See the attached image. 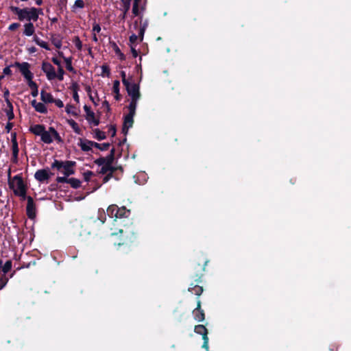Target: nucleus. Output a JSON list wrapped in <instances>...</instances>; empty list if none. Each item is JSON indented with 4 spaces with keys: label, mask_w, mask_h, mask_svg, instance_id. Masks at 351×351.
<instances>
[{
    "label": "nucleus",
    "mask_w": 351,
    "mask_h": 351,
    "mask_svg": "<svg viewBox=\"0 0 351 351\" xmlns=\"http://www.w3.org/2000/svg\"><path fill=\"white\" fill-rule=\"evenodd\" d=\"M10 10L17 16L19 21H26L27 22H36L39 18V14L42 13V9L35 7L20 8L11 5Z\"/></svg>",
    "instance_id": "obj_1"
},
{
    "label": "nucleus",
    "mask_w": 351,
    "mask_h": 351,
    "mask_svg": "<svg viewBox=\"0 0 351 351\" xmlns=\"http://www.w3.org/2000/svg\"><path fill=\"white\" fill-rule=\"evenodd\" d=\"M107 214L110 217H114L115 219L128 218L131 211L127 209L125 206L119 207L116 204H112L107 208Z\"/></svg>",
    "instance_id": "obj_2"
},
{
    "label": "nucleus",
    "mask_w": 351,
    "mask_h": 351,
    "mask_svg": "<svg viewBox=\"0 0 351 351\" xmlns=\"http://www.w3.org/2000/svg\"><path fill=\"white\" fill-rule=\"evenodd\" d=\"M14 188L10 189L13 191L14 195L26 198L27 186L24 183L21 174L16 175L13 177Z\"/></svg>",
    "instance_id": "obj_3"
},
{
    "label": "nucleus",
    "mask_w": 351,
    "mask_h": 351,
    "mask_svg": "<svg viewBox=\"0 0 351 351\" xmlns=\"http://www.w3.org/2000/svg\"><path fill=\"white\" fill-rule=\"evenodd\" d=\"M208 263V260H205L203 264L197 263L193 267V272L191 274V278L194 280L195 282L200 283L202 282V277L204 276V272L205 271V268Z\"/></svg>",
    "instance_id": "obj_4"
},
{
    "label": "nucleus",
    "mask_w": 351,
    "mask_h": 351,
    "mask_svg": "<svg viewBox=\"0 0 351 351\" xmlns=\"http://www.w3.org/2000/svg\"><path fill=\"white\" fill-rule=\"evenodd\" d=\"M13 66L14 67H17L20 72L21 73L22 75L24 77V78L26 80L27 82H29L30 80H33L34 74L30 71V64L27 62H15L13 64Z\"/></svg>",
    "instance_id": "obj_5"
},
{
    "label": "nucleus",
    "mask_w": 351,
    "mask_h": 351,
    "mask_svg": "<svg viewBox=\"0 0 351 351\" xmlns=\"http://www.w3.org/2000/svg\"><path fill=\"white\" fill-rule=\"evenodd\" d=\"M41 69L42 71L46 74L48 80L51 81L56 78L55 68L51 63L43 61L42 63Z\"/></svg>",
    "instance_id": "obj_6"
},
{
    "label": "nucleus",
    "mask_w": 351,
    "mask_h": 351,
    "mask_svg": "<svg viewBox=\"0 0 351 351\" xmlns=\"http://www.w3.org/2000/svg\"><path fill=\"white\" fill-rule=\"evenodd\" d=\"M27 203L26 206V214L30 219L36 217V205L33 198L31 196H26Z\"/></svg>",
    "instance_id": "obj_7"
},
{
    "label": "nucleus",
    "mask_w": 351,
    "mask_h": 351,
    "mask_svg": "<svg viewBox=\"0 0 351 351\" xmlns=\"http://www.w3.org/2000/svg\"><path fill=\"white\" fill-rule=\"evenodd\" d=\"M128 94L131 97V99H140L141 93L139 91V85L136 83H129V85L125 86Z\"/></svg>",
    "instance_id": "obj_8"
},
{
    "label": "nucleus",
    "mask_w": 351,
    "mask_h": 351,
    "mask_svg": "<svg viewBox=\"0 0 351 351\" xmlns=\"http://www.w3.org/2000/svg\"><path fill=\"white\" fill-rule=\"evenodd\" d=\"M201 305L202 302L199 298H197V306L193 311V315L194 319L198 322H203L205 319V313L202 308Z\"/></svg>",
    "instance_id": "obj_9"
},
{
    "label": "nucleus",
    "mask_w": 351,
    "mask_h": 351,
    "mask_svg": "<svg viewBox=\"0 0 351 351\" xmlns=\"http://www.w3.org/2000/svg\"><path fill=\"white\" fill-rule=\"evenodd\" d=\"M76 165V162L72 160H65V164L62 170V173L66 177H69L75 173L74 167Z\"/></svg>",
    "instance_id": "obj_10"
},
{
    "label": "nucleus",
    "mask_w": 351,
    "mask_h": 351,
    "mask_svg": "<svg viewBox=\"0 0 351 351\" xmlns=\"http://www.w3.org/2000/svg\"><path fill=\"white\" fill-rule=\"evenodd\" d=\"M51 175H53V173H49L48 170L43 169L36 171L34 178L40 182H45L49 179Z\"/></svg>",
    "instance_id": "obj_11"
},
{
    "label": "nucleus",
    "mask_w": 351,
    "mask_h": 351,
    "mask_svg": "<svg viewBox=\"0 0 351 351\" xmlns=\"http://www.w3.org/2000/svg\"><path fill=\"white\" fill-rule=\"evenodd\" d=\"M23 28V34L25 36H32L35 33V27L32 21L25 23Z\"/></svg>",
    "instance_id": "obj_12"
},
{
    "label": "nucleus",
    "mask_w": 351,
    "mask_h": 351,
    "mask_svg": "<svg viewBox=\"0 0 351 351\" xmlns=\"http://www.w3.org/2000/svg\"><path fill=\"white\" fill-rule=\"evenodd\" d=\"M188 291L195 295L197 296V298L202 295L203 293L204 289L203 287L196 285L193 282H191L189 285Z\"/></svg>",
    "instance_id": "obj_13"
},
{
    "label": "nucleus",
    "mask_w": 351,
    "mask_h": 351,
    "mask_svg": "<svg viewBox=\"0 0 351 351\" xmlns=\"http://www.w3.org/2000/svg\"><path fill=\"white\" fill-rule=\"evenodd\" d=\"M45 130V126L44 125H41V124H36V125H31L29 129V130L31 133L34 134L36 136H41V135L43 133Z\"/></svg>",
    "instance_id": "obj_14"
},
{
    "label": "nucleus",
    "mask_w": 351,
    "mask_h": 351,
    "mask_svg": "<svg viewBox=\"0 0 351 351\" xmlns=\"http://www.w3.org/2000/svg\"><path fill=\"white\" fill-rule=\"evenodd\" d=\"M88 143H93V141L87 139H85L84 141L80 139V141L78 145L83 152L93 151L92 147H93V145H90Z\"/></svg>",
    "instance_id": "obj_15"
},
{
    "label": "nucleus",
    "mask_w": 351,
    "mask_h": 351,
    "mask_svg": "<svg viewBox=\"0 0 351 351\" xmlns=\"http://www.w3.org/2000/svg\"><path fill=\"white\" fill-rule=\"evenodd\" d=\"M41 141L46 144H51L53 139L52 138V134L50 132V130H45L43 133L40 136Z\"/></svg>",
    "instance_id": "obj_16"
},
{
    "label": "nucleus",
    "mask_w": 351,
    "mask_h": 351,
    "mask_svg": "<svg viewBox=\"0 0 351 351\" xmlns=\"http://www.w3.org/2000/svg\"><path fill=\"white\" fill-rule=\"evenodd\" d=\"M12 162L13 163L16 164L18 162V156H19V145L17 143H12Z\"/></svg>",
    "instance_id": "obj_17"
},
{
    "label": "nucleus",
    "mask_w": 351,
    "mask_h": 351,
    "mask_svg": "<svg viewBox=\"0 0 351 351\" xmlns=\"http://www.w3.org/2000/svg\"><path fill=\"white\" fill-rule=\"evenodd\" d=\"M40 99L44 103H52L54 98L52 95L49 93L46 92L45 90H42L40 92Z\"/></svg>",
    "instance_id": "obj_18"
},
{
    "label": "nucleus",
    "mask_w": 351,
    "mask_h": 351,
    "mask_svg": "<svg viewBox=\"0 0 351 351\" xmlns=\"http://www.w3.org/2000/svg\"><path fill=\"white\" fill-rule=\"evenodd\" d=\"M90 145H93V147L97 148L101 151H106L109 149L110 146V143H98L97 142L93 141V143H88Z\"/></svg>",
    "instance_id": "obj_19"
},
{
    "label": "nucleus",
    "mask_w": 351,
    "mask_h": 351,
    "mask_svg": "<svg viewBox=\"0 0 351 351\" xmlns=\"http://www.w3.org/2000/svg\"><path fill=\"white\" fill-rule=\"evenodd\" d=\"M27 83L32 90L31 95L34 97H37L38 95V87L37 84L34 82L32 80Z\"/></svg>",
    "instance_id": "obj_20"
},
{
    "label": "nucleus",
    "mask_w": 351,
    "mask_h": 351,
    "mask_svg": "<svg viewBox=\"0 0 351 351\" xmlns=\"http://www.w3.org/2000/svg\"><path fill=\"white\" fill-rule=\"evenodd\" d=\"M134 116L135 115H132V114L131 115L129 114H126L124 117L123 125L128 127V128H132L133 125V123H134Z\"/></svg>",
    "instance_id": "obj_21"
},
{
    "label": "nucleus",
    "mask_w": 351,
    "mask_h": 351,
    "mask_svg": "<svg viewBox=\"0 0 351 351\" xmlns=\"http://www.w3.org/2000/svg\"><path fill=\"white\" fill-rule=\"evenodd\" d=\"M139 99H131V101L129 104V106H128V110H129V114H132V115H135L136 114V106H137V101Z\"/></svg>",
    "instance_id": "obj_22"
},
{
    "label": "nucleus",
    "mask_w": 351,
    "mask_h": 351,
    "mask_svg": "<svg viewBox=\"0 0 351 351\" xmlns=\"http://www.w3.org/2000/svg\"><path fill=\"white\" fill-rule=\"evenodd\" d=\"M194 332L203 336V334H208V329L202 324L196 325L194 328Z\"/></svg>",
    "instance_id": "obj_23"
},
{
    "label": "nucleus",
    "mask_w": 351,
    "mask_h": 351,
    "mask_svg": "<svg viewBox=\"0 0 351 351\" xmlns=\"http://www.w3.org/2000/svg\"><path fill=\"white\" fill-rule=\"evenodd\" d=\"M64 164H65V161L55 159L53 162L51 164V167L53 169H56L57 170L62 172V170L63 169Z\"/></svg>",
    "instance_id": "obj_24"
},
{
    "label": "nucleus",
    "mask_w": 351,
    "mask_h": 351,
    "mask_svg": "<svg viewBox=\"0 0 351 351\" xmlns=\"http://www.w3.org/2000/svg\"><path fill=\"white\" fill-rule=\"evenodd\" d=\"M50 132L52 134V138L55 141H57V143H63V139L60 136L59 133L56 130V129L53 127H49Z\"/></svg>",
    "instance_id": "obj_25"
},
{
    "label": "nucleus",
    "mask_w": 351,
    "mask_h": 351,
    "mask_svg": "<svg viewBox=\"0 0 351 351\" xmlns=\"http://www.w3.org/2000/svg\"><path fill=\"white\" fill-rule=\"evenodd\" d=\"M95 133L94 138L98 141L104 140L106 138V135L104 132L101 131L99 128H96L93 130Z\"/></svg>",
    "instance_id": "obj_26"
},
{
    "label": "nucleus",
    "mask_w": 351,
    "mask_h": 351,
    "mask_svg": "<svg viewBox=\"0 0 351 351\" xmlns=\"http://www.w3.org/2000/svg\"><path fill=\"white\" fill-rule=\"evenodd\" d=\"M68 123L76 134H82V130L80 128L78 124L73 119L68 120Z\"/></svg>",
    "instance_id": "obj_27"
},
{
    "label": "nucleus",
    "mask_w": 351,
    "mask_h": 351,
    "mask_svg": "<svg viewBox=\"0 0 351 351\" xmlns=\"http://www.w3.org/2000/svg\"><path fill=\"white\" fill-rule=\"evenodd\" d=\"M63 59L66 63V69L68 71H69L70 72L75 73L76 71L72 66V57H69V58L63 57Z\"/></svg>",
    "instance_id": "obj_28"
},
{
    "label": "nucleus",
    "mask_w": 351,
    "mask_h": 351,
    "mask_svg": "<svg viewBox=\"0 0 351 351\" xmlns=\"http://www.w3.org/2000/svg\"><path fill=\"white\" fill-rule=\"evenodd\" d=\"M68 184H70L72 188L77 189L80 187L81 186V182L80 180L75 178H71L68 180Z\"/></svg>",
    "instance_id": "obj_29"
},
{
    "label": "nucleus",
    "mask_w": 351,
    "mask_h": 351,
    "mask_svg": "<svg viewBox=\"0 0 351 351\" xmlns=\"http://www.w3.org/2000/svg\"><path fill=\"white\" fill-rule=\"evenodd\" d=\"M113 50L117 56H119V59L121 60H125V56L121 51L119 47L117 46V45L114 43L112 45Z\"/></svg>",
    "instance_id": "obj_30"
},
{
    "label": "nucleus",
    "mask_w": 351,
    "mask_h": 351,
    "mask_svg": "<svg viewBox=\"0 0 351 351\" xmlns=\"http://www.w3.org/2000/svg\"><path fill=\"white\" fill-rule=\"evenodd\" d=\"M84 110L86 112V119L87 121H90V119H93L95 116V113L91 110V108L90 106L87 105H84Z\"/></svg>",
    "instance_id": "obj_31"
},
{
    "label": "nucleus",
    "mask_w": 351,
    "mask_h": 351,
    "mask_svg": "<svg viewBox=\"0 0 351 351\" xmlns=\"http://www.w3.org/2000/svg\"><path fill=\"white\" fill-rule=\"evenodd\" d=\"M35 110L40 113L45 114L47 112V107L45 106L44 104L38 102V104H36V106H35Z\"/></svg>",
    "instance_id": "obj_32"
},
{
    "label": "nucleus",
    "mask_w": 351,
    "mask_h": 351,
    "mask_svg": "<svg viewBox=\"0 0 351 351\" xmlns=\"http://www.w3.org/2000/svg\"><path fill=\"white\" fill-rule=\"evenodd\" d=\"M12 262L10 260L7 261L4 265L2 267V271L4 274H7L12 269Z\"/></svg>",
    "instance_id": "obj_33"
},
{
    "label": "nucleus",
    "mask_w": 351,
    "mask_h": 351,
    "mask_svg": "<svg viewBox=\"0 0 351 351\" xmlns=\"http://www.w3.org/2000/svg\"><path fill=\"white\" fill-rule=\"evenodd\" d=\"M202 339H203V344H202V348L205 349L206 351H208L209 349V346H208L209 339L208 337V334H203Z\"/></svg>",
    "instance_id": "obj_34"
},
{
    "label": "nucleus",
    "mask_w": 351,
    "mask_h": 351,
    "mask_svg": "<svg viewBox=\"0 0 351 351\" xmlns=\"http://www.w3.org/2000/svg\"><path fill=\"white\" fill-rule=\"evenodd\" d=\"M64 71L62 66H60L58 69V73H56V78L59 81H62L64 80Z\"/></svg>",
    "instance_id": "obj_35"
},
{
    "label": "nucleus",
    "mask_w": 351,
    "mask_h": 351,
    "mask_svg": "<svg viewBox=\"0 0 351 351\" xmlns=\"http://www.w3.org/2000/svg\"><path fill=\"white\" fill-rule=\"evenodd\" d=\"M73 43L75 44L76 48L79 50V51H81L82 49V41L80 40L79 36H75L73 38Z\"/></svg>",
    "instance_id": "obj_36"
},
{
    "label": "nucleus",
    "mask_w": 351,
    "mask_h": 351,
    "mask_svg": "<svg viewBox=\"0 0 351 351\" xmlns=\"http://www.w3.org/2000/svg\"><path fill=\"white\" fill-rule=\"evenodd\" d=\"M75 108V106L73 105H71V104H67L66 106V108H65V111L67 114H71L73 116H77V113L76 112L72 110L73 109Z\"/></svg>",
    "instance_id": "obj_37"
},
{
    "label": "nucleus",
    "mask_w": 351,
    "mask_h": 351,
    "mask_svg": "<svg viewBox=\"0 0 351 351\" xmlns=\"http://www.w3.org/2000/svg\"><path fill=\"white\" fill-rule=\"evenodd\" d=\"M101 70H102V76H107L108 77L110 74V69L108 65H102L101 66Z\"/></svg>",
    "instance_id": "obj_38"
},
{
    "label": "nucleus",
    "mask_w": 351,
    "mask_h": 351,
    "mask_svg": "<svg viewBox=\"0 0 351 351\" xmlns=\"http://www.w3.org/2000/svg\"><path fill=\"white\" fill-rule=\"evenodd\" d=\"M84 180L86 182H89L93 176H94V173L91 171H86L83 173Z\"/></svg>",
    "instance_id": "obj_39"
},
{
    "label": "nucleus",
    "mask_w": 351,
    "mask_h": 351,
    "mask_svg": "<svg viewBox=\"0 0 351 351\" xmlns=\"http://www.w3.org/2000/svg\"><path fill=\"white\" fill-rule=\"evenodd\" d=\"M123 4V10L128 12L130 8L131 0H121Z\"/></svg>",
    "instance_id": "obj_40"
},
{
    "label": "nucleus",
    "mask_w": 351,
    "mask_h": 351,
    "mask_svg": "<svg viewBox=\"0 0 351 351\" xmlns=\"http://www.w3.org/2000/svg\"><path fill=\"white\" fill-rule=\"evenodd\" d=\"M14 66H13V64L9 65V66H7L6 67H5L3 70V75H12V72L10 69L11 67H14Z\"/></svg>",
    "instance_id": "obj_41"
},
{
    "label": "nucleus",
    "mask_w": 351,
    "mask_h": 351,
    "mask_svg": "<svg viewBox=\"0 0 351 351\" xmlns=\"http://www.w3.org/2000/svg\"><path fill=\"white\" fill-rule=\"evenodd\" d=\"M51 42L56 48H58V49L61 48L62 41L58 38H52Z\"/></svg>",
    "instance_id": "obj_42"
},
{
    "label": "nucleus",
    "mask_w": 351,
    "mask_h": 351,
    "mask_svg": "<svg viewBox=\"0 0 351 351\" xmlns=\"http://www.w3.org/2000/svg\"><path fill=\"white\" fill-rule=\"evenodd\" d=\"M8 186L10 189L14 188V184H13V178L11 177V169H9L8 171Z\"/></svg>",
    "instance_id": "obj_43"
},
{
    "label": "nucleus",
    "mask_w": 351,
    "mask_h": 351,
    "mask_svg": "<svg viewBox=\"0 0 351 351\" xmlns=\"http://www.w3.org/2000/svg\"><path fill=\"white\" fill-rule=\"evenodd\" d=\"M120 82L119 80H114L113 82L112 91L114 93H119Z\"/></svg>",
    "instance_id": "obj_44"
},
{
    "label": "nucleus",
    "mask_w": 351,
    "mask_h": 351,
    "mask_svg": "<svg viewBox=\"0 0 351 351\" xmlns=\"http://www.w3.org/2000/svg\"><path fill=\"white\" fill-rule=\"evenodd\" d=\"M110 165L106 164L102 166V167L101 168L100 171H99V173L100 174H106V173H108V171L110 169Z\"/></svg>",
    "instance_id": "obj_45"
},
{
    "label": "nucleus",
    "mask_w": 351,
    "mask_h": 351,
    "mask_svg": "<svg viewBox=\"0 0 351 351\" xmlns=\"http://www.w3.org/2000/svg\"><path fill=\"white\" fill-rule=\"evenodd\" d=\"M8 278H7L5 276H2L0 278V289H2L8 283Z\"/></svg>",
    "instance_id": "obj_46"
},
{
    "label": "nucleus",
    "mask_w": 351,
    "mask_h": 351,
    "mask_svg": "<svg viewBox=\"0 0 351 351\" xmlns=\"http://www.w3.org/2000/svg\"><path fill=\"white\" fill-rule=\"evenodd\" d=\"M102 107H104L105 108V110H106L107 114L110 113L111 108H110L109 102L107 100H104L102 102Z\"/></svg>",
    "instance_id": "obj_47"
},
{
    "label": "nucleus",
    "mask_w": 351,
    "mask_h": 351,
    "mask_svg": "<svg viewBox=\"0 0 351 351\" xmlns=\"http://www.w3.org/2000/svg\"><path fill=\"white\" fill-rule=\"evenodd\" d=\"M117 129L114 125H111L108 129V133L110 134L111 137H114L116 136Z\"/></svg>",
    "instance_id": "obj_48"
},
{
    "label": "nucleus",
    "mask_w": 351,
    "mask_h": 351,
    "mask_svg": "<svg viewBox=\"0 0 351 351\" xmlns=\"http://www.w3.org/2000/svg\"><path fill=\"white\" fill-rule=\"evenodd\" d=\"M5 113L9 121L12 120L14 118V111L12 109H6Z\"/></svg>",
    "instance_id": "obj_49"
},
{
    "label": "nucleus",
    "mask_w": 351,
    "mask_h": 351,
    "mask_svg": "<svg viewBox=\"0 0 351 351\" xmlns=\"http://www.w3.org/2000/svg\"><path fill=\"white\" fill-rule=\"evenodd\" d=\"M121 80H122V82L124 86H127V85H129V81L126 79V73L125 71H121Z\"/></svg>",
    "instance_id": "obj_50"
},
{
    "label": "nucleus",
    "mask_w": 351,
    "mask_h": 351,
    "mask_svg": "<svg viewBox=\"0 0 351 351\" xmlns=\"http://www.w3.org/2000/svg\"><path fill=\"white\" fill-rule=\"evenodd\" d=\"M84 5L85 4L83 0H76L75 1L73 8H84Z\"/></svg>",
    "instance_id": "obj_51"
},
{
    "label": "nucleus",
    "mask_w": 351,
    "mask_h": 351,
    "mask_svg": "<svg viewBox=\"0 0 351 351\" xmlns=\"http://www.w3.org/2000/svg\"><path fill=\"white\" fill-rule=\"evenodd\" d=\"M20 26L21 24L19 23H13L9 25L8 29L11 32H13L18 29Z\"/></svg>",
    "instance_id": "obj_52"
},
{
    "label": "nucleus",
    "mask_w": 351,
    "mask_h": 351,
    "mask_svg": "<svg viewBox=\"0 0 351 351\" xmlns=\"http://www.w3.org/2000/svg\"><path fill=\"white\" fill-rule=\"evenodd\" d=\"M94 162L99 165V166H103L104 165H106V162H105V158L104 157H100L97 159H96Z\"/></svg>",
    "instance_id": "obj_53"
},
{
    "label": "nucleus",
    "mask_w": 351,
    "mask_h": 351,
    "mask_svg": "<svg viewBox=\"0 0 351 351\" xmlns=\"http://www.w3.org/2000/svg\"><path fill=\"white\" fill-rule=\"evenodd\" d=\"M69 178H68V177H66V176H63V177H57L56 178V182L58 183H68V180Z\"/></svg>",
    "instance_id": "obj_54"
},
{
    "label": "nucleus",
    "mask_w": 351,
    "mask_h": 351,
    "mask_svg": "<svg viewBox=\"0 0 351 351\" xmlns=\"http://www.w3.org/2000/svg\"><path fill=\"white\" fill-rule=\"evenodd\" d=\"M104 158H105L106 164H107L108 165H112L114 160V157H113L109 154Z\"/></svg>",
    "instance_id": "obj_55"
},
{
    "label": "nucleus",
    "mask_w": 351,
    "mask_h": 351,
    "mask_svg": "<svg viewBox=\"0 0 351 351\" xmlns=\"http://www.w3.org/2000/svg\"><path fill=\"white\" fill-rule=\"evenodd\" d=\"M38 45L46 50H50L48 43L43 40H40Z\"/></svg>",
    "instance_id": "obj_56"
},
{
    "label": "nucleus",
    "mask_w": 351,
    "mask_h": 351,
    "mask_svg": "<svg viewBox=\"0 0 351 351\" xmlns=\"http://www.w3.org/2000/svg\"><path fill=\"white\" fill-rule=\"evenodd\" d=\"M89 123H93V125L97 126L99 125L100 121L99 119L97 118H95V115L93 117V119H90V121H87Z\"/></svg>",
    "instance_id": "obj_57"
},
{
    "label": "nucleus",
    "mask_w": 351,
    "mask_h": 351,
    "mask_svg": "<svg viewBox=\"0 0 351 351\" xmlns=\"http://www.w3.org/2000/svg\"><path fill=\"white\" fill-rule=\"evenodd\" d=\"M71 89L73 93H77L80 89V86L77 82H73L71 86Z\"/></svg>",
    "instance_id": "obj_58"
},
{
    "label": "nucleus",
    "mask_w": 351,
    "mask_h": 351,
    "mask_svg": "<svg viewBox=\"0 0 351 351\" xmlns=\"http://www.w3.org/2000/svg\"><path fill=\"white\" fill-rule=\"evenodd\" d=\"M132 13H133V14L134 16H139L140 15L139 5H133Z\"/></svg>",
    "instance_id": "obj_59"
},
{
    "label": "nucleus",
    "mask_w": 351,
    "mask_h": 351,
    "mask_svg": "<svg viewBox=\"0 0 351 351\" xmlns=\"http://www.w3.org/2000/svg\"><path fill=\"white\" fill-rule=\"evenodd\" d=\"M145 29H144L143 27H140L139 29H138V37L140 38V40L142 41L143 39V36H144V34H145Z\"/></svg>",
    "instance_id": "obj_60"
},
{
    "label": "nucleus",
    "mask_w": 351,
    "mask_h": 351,
    "mask_svg": "<svg viewBox=\"0 0 351 351\" xmlns=\"http://www.w3.org/2000/svg\"><path fill=\"white\" fill-rule=\"evenodd\" d=\"M140 24L141 27H143L146 29L147 25H148V20L145 19L144 21H143V17L142 16H140Z\"/></svg>",
    "instance_id": "obj_61"
},
{
    "label": "nucleus",
    "mask_w": 351,
    "mask_h": 351,
    "mask_svg": "<svg viewBox=\"0 0 351 351\" xmlns=\"http://www.w3.org/2000/svg\"><path fill=\"white\" fill-rule=\"evenodd\" d=\"M52 103H54L56 106L60 108L64 106L63 102L60 99H54Z\"/></svg>",
    "instance_id": "obj_62"
},
{
    "label": "nucleus",
    "mask_w": 351,
    "mask_h": 351,
    "mask_svg": "<svg viewBox=\"0 0 351 351\" xmlns=\"http://www.w3.org/2000/svg\"><path fill=\"white\" fill-rule=\"evenodd\" d=\"M112 178H113L112 173H106V175L103 178V183L108 182Z\"/></svg>",
    "instance_id": "obj_63"
},
{
    "label": "nucleus",
    "mask_w": 351,
    "mask_h": 351,
    "mask_svg": "<svg viewBox=\"0 0 351 351\" xmlns=\"http://www.w3.org/2000/svg\"><path fill=\"white\" fill-rule=\"evenodd\" d=\"M101 31V27L99 23H95L93 27V32L99 33Z\"/></svg>",
    "instance_id": "obj_64"
}]
</instances>
